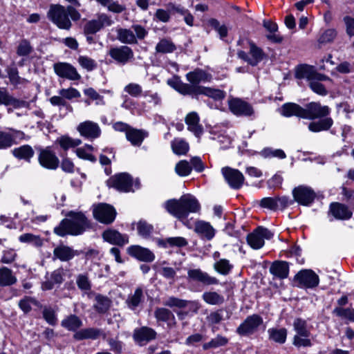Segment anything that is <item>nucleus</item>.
<instances>
[{
    "label": "nucleus",
    "mask_w": 354,
    "mask_h": 354,
    "mask_svg": "<svg viewBox=\"0 0 354 354\" xmlns=\"http://www.w3.org/2000/svg\"><path fill=\"white\" fill-rule=\"evenodd\" d=\"M165 209L173 216L178 219L188 228H192V222L187 218L190 213H198L201 205L197 198L189 194H184L179 199H170L164 205Z\"/></svg>",
    "instance_id": "1"
},
{
    "label": "nucleus",
    "mask_w": 354,
    "mask_h": 354,
    "mask_svg": "<svg viewBox=\"0 0 354 354\" xmlns=\"http://www.w3.org/2000/svg\"><path fill=\"white\" fill-rule=\"evenodd\" d=\"M167 83L179 93L186 95H204L214 100H222L225 97L226 93L223 90L202 86H188L183 82L180 77L174 76L167 80Z\"/></svg>",
    "instance_id": "2"
},
{
    "label": "nucleus",
    "mask_w": 354,
    "mask_h": 354,
    "mask_svg": "<svg viewBox=\"0 0 354 354\" xmlns=\"http://www.w3.org/2000/svg\"><path fill=\"white\" fill-rule=\"evenodd\" d=\"M66 216V218L63 219L59 225L54 228V232L59 236L67 234L79 235L89 227V223L82 212L71 211Z\"/></svg>",
    "instance_id": "3"
},
{
    "label": "nucleus",
    "mask_w": 354,
    "mask_h": 354,
    "mask_svg": "<svg viewBox=\"0 0 354 354\" xmlns=\"http://www.w3.org/2000/svg\"><path fill=\"white\" fill-rule=\"evenodd\" d=\"M69 16L73 21H78L81 18L80 13L71 6L66 8L59 4H53L48 12L50 20L58 28L64 30H69L72 26Z\"/></svg>",
    "instance_id": "4"
},
{
    "label": "nucleus",
    "mask_w": 354,
    "mask_h": 354,
    "mask_svg": "<svg viewBox=\"0 0 354 354\" xmlns=\"http://www.w3.org/2000/svg\"><path fill=\"white\" fill-rule=\"evenodd\" d=\"M272 236L268 229L259 226L248 234L247 242L252 249L259 250L264 245L265 239H270Z\"/></svg>",
    "instance_id": "5"
},
{
    "label": "nucleus",
    "mask_w": 354,
    "mask_h": 354,
    "mask_svg": "<svg viewBox=\"0 0 354 354\" xmlns=\"http://www.w3.org/2000/svg\"><path fill=\"white\" fill-rule=\"evenodd\" d=\"M293 327L297 333L294 337V344L297 346H310V340L308 339L310 330L305 320L297 318L294 321Z\"/></svg>",
    "instance_id": "6"
},
{
    "label": "nucleus",
    "mask_w": 354,
    "mask_h": 354,
    "mask_svg": "<svg viewBox=\"0 0 354 354\" xmlns=\"http://www.w3.org/2000/svg\"><path fill=\"white\" fill-rule=\"evenodd\" d=\"M107 184L109 187L123 192H134L133 182L131 176L127 173H120L111 177Z\"/></svg>",
    "instance_id": "7"
},
{
    "label": "nucleus",
    "mask_w": 354,
    "mask_h": 354,
    "mask_svg": "<svg viewBox=\"0 0 354 354\" xmlns=\"http://www.w3.org/2000/svg\"><path fill=\"white\" fill-rule=\"evenodd\" d=\"M94 218L99 222L104 224H110L113 222L116 216L114 207L106 203L98 204L93 208Z\"/></svg>",
    "instance_id": "8"
},
{
    "label": "nucleus",
    "mask_w": 354,
    "mask_h": 354,
    "mask_svg": "<svg viewBox=\"0 0 354 354\" xmlns=\"http://www.w3.org/2000/svg\"><path fill=\"white\" fill-rule=\"evenodd\" d=\"M292 195L295 201L305 206L310 205L316 197L314 190L311 187L304 185L295 187L292 190Z\"/></svg>",
    "instance_id": "9"
},
{
    "label": "nucleus",
    "mask_w": 354,
    "mask_h": 354,
    "mask_svg": "<svg viewBox=\"0 0 354 354\" xmlns=\"http://www.w3.org/2000/svg\"><path fill=\"white\" fill-rule=\"evenodd\" d=\"M53 69L57 75L71 81H77L81 79L80 74L71 64L66 62H58L53 65Z\"/></svg>",
    "instance_id": "10"
},
{
    "label": "nucleus",
    "mask_w": 354,
    "mask_h": 354,
    "mask_svg": "<svg viewBox=\"0 0 354 354\" xmlns=\"http://www.w3.org/2000/svg\"><path fill=\"white\" fill-rule=\"evenodd\" d=\"M330 113V109L327 106H322L318 102H312L304 108V119L314 120L327 116Z\"/></svg>",
    "instance_id": "11"
},
{
    "label": "nucleus",
    "mask_w": 354,
    "mask_h": 354,
    "mask_svg": "<svg viewBox=\"0 0 354 354\" xmlns=\"http://www.w3.org/2000/svg\"><path fill=\"white\" fill-rule=\"evenodd\" d=\"M263 323L262 318L258 315L248 316L237 328L236 332L240 335L248 336L257 330Z\"/></svg>",
    "instance_id": "12"
},
{
    "label": "nucleus",
    "mask_w": 354,
    "mask_h": 354,
    "mask_svg": "<svg viewBox=\"0 0 354 354\" xmlns=\"http://www.w3.org/2000/svg\"><path fill=\"white\" fill-rule=\"evenodd\" d=\"M295 281L300 287L311 288L318 285L319 277L310 270H304L295 275Z\"/></svg>",
    "instance_id": "13"
},
{
    "label": "nucleus",
    "mask_w": 354,
    "mask_h": 354,
    "mask_svg": "<svg viewBox=\"0 0 354 354\" xmlns=\"http://www.w3.org/2000/svg\"><path fill=\"white\" fill-rule=\"evenodd\" d=\"M221 172L232 188L238 189L241 187L244 182V176L241 171L236 169L225 167L222 168Z\"/></svg>",
    "instance_id": "14"
},
{
    "label": "nucleus",
    "mask_w": 354,
    "mask_h": 354,
    "mask_svg": "<svg viewBox=\"0 0 354 354\" xmlns=\"http://www.w3.org/2000/svg\"><path fill=\"white\" fill-rule=\"evenodd\" d=\"M187 279L190 281L201 283L205 286L216 285L219 281L214 277L203 272L199 268L189 269L187 271Z\"/></svg>",
    "instance_id": "15"
},
{
    "label": "nucleus",
    "mask_w": 354,
    "mask_h": 354,
    "mask_svg": "<svg viewBox=\"0 0 354 354\" xmlns=\"http://www.w3.org/2000/svg\"><path fill=\"white\" fill-rule=\"evenodd\" d=\"M38 160L43 167L52 170L57 169L59 163L55 153L51 151L49 147L40 150Z\"/></svg>",
    "instance_id": "16"
},
{
    "label": "nucleus",
    "mask_w": 354,
    "mask_h": 354,
    "mask_svg": "<svg viewBox=\"0 0 354 354\" xmlns=\"http://www.w3.org/2000/svg\"><path fill=\"white\" fill-rule=\"evenodd\" d=\"M109 55L116 62L123 65L133 58V52L132 49L127 46L111 48L109 50Z\"/></svg>",
    "instance_id": "17"
},
{
    "label": "nucleus",
    "mask_w": 354,
    "mask_h": 354,
    "mask_svg": "<svg viewBox=\"0 0 354 354\" xmlns=\"http://www.w3.org/2000/svg\"><path fill=\"white\" fill-rule=\"evenodd\" d=\"M77 130L82 137L91 140L98 138L101 133L98 124L91 120L80 122Z\"/></svg>",
    "instance_id": "18"
},
{
    "label": "nucleus",
    "mask_w": 354,
    "mask_h": 354,
    "mask_svg": "<svg viewBox=\"0 0 354 354\" xmlns=\"http://www.w3.org/2000/svg\"><path fill=\"white\" fill-rule=\"evenodd\" d=\"M295 77L297 79H306L309 83L313 80H329L328 76L317 73L313 66L306 64L297 68Z\"/></svg>",
    "instance_id": "19"
},
{
    "label": "nucleus",
    "mask_w": 354,
    "mask_h": 354,
    "mask_svg": "<svg viewBox=\"0 0 354 354\" xmlns=\"http://www.w3.org/2000/svg\"><path fill=\"white\" fill-rule=\"evenodd\" d=\"M230 110L236 115L250 116L254 113L252 106L239 98H232L228 101Z\"/></svg>",
    "instance_id": "20"
},
{
    "label": "nucleus",
    "mask_w": 354,
    "mask_h": 354,
    "mask_svg": "<svg viewBox=\"0 0 354 354\" xmlns=\"http://www.w3.org/2000/svg\"><path fill=\"white\" fill-rule=\"evenodd\" d=\"M250 55H248L244 51H239L238 56L239 58L246 61L252 66L257 65L261 61L263 60L264 53L263 50L257 47L254 43L250 44Z\"/></svg>",
    "instance_id": "21"
},
{
    "label": "nucleus",
    "mask_w": 354,
    "mask_h": 354,
    "mask_svg": "<svg viewBox=\"0 0 354 354\" xmlns=\"http://www.w3.org/2000/svg\"><path fill=\"white\" fill-rule=\"evenodd\" d=\"M128 254L133 258L143 262H152L155 259V254L149 249L140 245H134L127 248Z\"/></svg>",
    "instance_id": "22"
},
{
    "label": "nucleus",
    "mask_w": 354,
    "mask_h": 354,
    "mask_svg": "<svg viewBox=\"0 0 354 354\" xmlns=\"http://www.w3.org/2000/svg\"><path fill=\"white\" fill-rule=\"evenodd\" d=\"M156 332L151 328L142 326L134 330L133 338L140 346H144L149 342L156 339Z\"/></svg>",
    "instance_id": "23"
},
{
    "label": "nucleus",
    "mask_w": 354,
    "mask_h": 354,
    "mask_svg": "<svg viewBox=\"0 0 354 354\" xmlns=\"http://www.w3.org/2000/svg\"><path fill=\"white\" fill-rule=\"evenodd\" d=\"M291 201L288 197H266L261 199L260 205L261 207L268 208L272 210L284 209L291 204Z\"/></svg>",
    "instance_id": "24"
},
{
    "label": "nucleus",
    "mask_w": 354,
    "mask_h": 354,
    "mask_svg": "<svg viewBox=\"0 0 354 354\" xmlns=\"http://www.w3.org/2000/svg\"><path fill=\"white\" fill-rule=\"evenodd\" d=\"M186 79L190 84H187L188 86H199L201 82H209L212 80V75L205 72V71L196 68L186 75Z\"/></svg>",
    "instance_id": "25"
},
{
    "label": "nucleus",
    "mask_w": 354,
    "mask_h": 354,
    "mask_svg": "<svg viewBox=\"0 0 354 354\" xmlns=\"http://www.w3.org/2000/svg\"><path fill=\"white\" fill-rule=\"evenodd\" d=\"M103 239L113 245H124L129 242V236L122 234L115 230H108L103 232Z\"/></svg>",
    "instance_id": "26"
},
{
    "label": "nucleus",
    "mask_w": 354,
    "mask_h": 354,
    "mask_svg": "<svg viewBox=\"0 0 354 354\" xmlns=\"http://www.w3.org/2000/svg\"><path fill=\"white\" fill-rule=\"evenodd\" d=\"M194 231L201 238L211 240L215 235V230L208 222L198 221L195 223Z\"/></svg>",
    "instance_id": "27"
},
{
    "label": "nucleus",
    "mask_w": 354,
    "mask_h": 354,
    "mask_svg": "<svg viewBox=\"0 0 354 354\" xmlns=\"http://www.w3.org/2000/svg\"><path fill=\"white\" fill-rule=\"evenodd\" d=\"M279 112L284 117L296 116L303 118L304 108L296 103L288 102L281 106Z\"/></svg>",
    "instance_id": "28"
},
{
    "label": "nucleus",
    "mask_w": 354,
    "mask_h": 354,
    "mask_svg": "<svg viewBox=\"0 0 354 354\" xmlns=\"http://www.w3.org/2000/svg\"><path fill=\"white\" fill-rule=\"evenodd\" d=\"M330 212L337 219L346 220L351 217L352 212L348 207L339 203H332L330 206Z\"/></svg>",
    "instance_id": "29"
},
{
    "label": "nucleus",
    "mask_w": 354,
    "mask_h": 354,
    "mask_svg": "<svg viewBox=\"0 0 354 354\" xmlns=\"http://www.w3.org/2000/svg\"><path fill=\"white\" fill-rule=\"evenodd\" d=\"M77 254L71 248L63 245L56 247L53 250L54 257L62 261H68Z\"/></svg>",
    "instance_id": "30"
},
{
    "label": "nucleus",
    "mask_w": 354,
    "mask_h": 354,
    "mask_svg": "<svg viewBox=\"0 0 354 354\" xmlns=\"http://www.w3.org/2000/svg\"><path fill=\"white\" fill-rule=\"evenodd\" d=\"M189 304L192 305L196 311H197L200 308L198 303L196 301H189L174 297L167 298L163 303L166 306L170 308L176 307L178 308H185Z\"/></svg>",
    "instance_id": "31"
},
{
    "label": "nucleus",
    "mask_w": 354,
    "mask_h": 354,
    "mask_svg": "<svg viewBox=\"0 0 354 354\" xmlns=\"http://www.w3.org/2000/svg\"><path fill=\"white\" fill-rule=\"evenodd\" d=\"M270 272L277 278L285 279L288 275V264L285 261H275L271 265Z\"/></svg>",
    "instance_id": "32"
},
{
    "label": "nucleus",
    "mask_w": 354,
    "mask_h": 354,
    "mask_svg": "<svg viewBox=\"0 0 354 354\" xmlns=\"http://www.w3.org/2000/svg\"><path fill=\"white\" fill-rule=\"evenodd\" d=\"M154 316L158 321L167 322L169 327L176 324L175 317L172 312L167 308H158L154 311Z\"/></svg>",
    "instance_id": "33"
},
{
    "label": "nucleus",
    "mask_w": 354,
    "mask_h": 354,
    "mask_svg": "<svg viewBox=\"0 0 354 354\" xmlns=\"http://www.w3.org/2000/svg\"><path fill=\"white\" fill-rule=\"evenodd\" d=\"M188 129L198 136L203 132V128L199 124V117L196 112L189 113L185 118Z\"/></svg>",
    "instance_id": "34"
},
{
    "label": "nucleus",
    "mask_w": 354,
    "mask_h": 354,
    "mask_svg": "<svg viewBox=\"0 0 354 354\" xmlns=\"http://www.w3.org/2000/svg\"><path fill=\"white\" fill-rule=\"evenodd\" d=\"M102 334V331L97 328H88L80 330L73 335L76 340H82L84 339H95Z\"/></svg>",
    "instance_id": "35"
},
{
    "label": "nucleus",
    "mask_w": 354,
    "mask_h": 354,
    "mask_svg": "<svg viewBox=\"0 0 354 354\" xmlns=\"http://www.w3.org/2000/svg\"><path fill=\"white\" fill-rule=\"evenodd\" d=\"M12 153L18 159H23L30 162V159L35 154V151L30 145H25L19 147L15 148L12 151Z\"/></svg>",
    "instance_id": "36"
},
{
    "label": "nucleus",
    "mask_w": 354,
    "mask_h": 354,
    "mask_svg": "<svg viewBox=\"0 0 354 354\" xmlns=\"http://www.w3.org/2000/svg\"><path fill=\"white\" fill-rule=\"evenodd\" d=\"M19 242L31 245L35 248H40L44 244V239L37 234L32 233H24L18 238Z\"/></svg>",
    "instance_id": "37"
},
{
    "label": "nucleus",
    "mask_w": 354,
    "mask_h": 354,
    "mask_svg": "<svg viewBox=\"0 0 354 354\" xmlns=\"http://www.w3.org/2000/svg\"><path fill=\"white\" fill-rule=\"evenodd\" d=\"M117 39L123 44H133L137 43L136 37L131 29L118 28Z\"/></svg>",
    "instance_id": "38"
},
{
    "label": "nucleus",
    "mask_w": 354,
    "mask_h": 354,
    "mask_svg": "<svg viewBox=\"0 0 354 354\" xmlns=\"http://www.w3.org/2000/svg\"><path fill=\"white\" fill-rule=\"evenodd\" d=\"M155 50L157 53H172L176 50V46L170 39L163 38L158 42Z\"/></svg>",
    "instance_id": "39"
},
{
    "label": "nucleus",
    "mask_w": 354,
    "mask_h": 354,
    "mask_svg": "<svg viewBox=\"0 0 354 354\" xmlns=\"http://www.w3.org/2000/svg\"><path fill=\"white\" fill-rule=\"evenodd\" d=\"M202 298L207 304L214 306L222 305L225 301L224 296L215 291L205 292Z\"/></svg>",
    "instance_id": "40"
},
{
    "label": "nucleus",
    "mask_w": 354,
    "mask_h": 354,
    "mask_svg": "<svg viewBox=\"0 0 354 354\" xmlns=\"http://www.w3.org/2000/svg\"><path fill=\"white\" fill-rule=\"evenodd\" d=\"M333 124L330 118H325L317 122H312L308 125V129L312 132H319L328 130Z\"/></svg>",
    "instance_id": "41"
},
{
    "label": "nucleus",
    "mask_w": 354,
    "mask_h": 354,
    "mask_svg": "<svg viewBox=\"0 0 354 354\" xmlns=\"http://www.w3.org/2000/svg\"><path fill=\"white\" fill-rule=\"evenodd\" d=\"M17 281L16 277L12 274L10 269L3 267L0 268V286H7L14 284Z\"/></svg>",
    "instance_id": "42"
},
{
    "label": "nucleus",
    "mask_w": 354,
    "mask_h": 354,
    "mask_svg": "<svg viewBox=\"0 0 354 354\" xmlns=\"http://www.w3.org/2000/svg\"><path fill=\"white\" fill-rule=\"evenodd\" d=\"M56 142L59 145L61 148L64 151H67L71 148H75L82 144L80 139H73L68 136H63L57 139Z\"/></svg>",
    "instance_id": "43"
},
{
    "label": "nucleus",
    "mask_w": 354,
    "mask_h": 354,
    "mask_svg": "<svg viewBox=\"0 0 354 354\" xmlns=\"http://www.w3.org/2000/svg\"><path fill=\"white\" fill-rule=\"evenodd\" d=\"M61 324L64 328L74 331L82 326V322L76 315H71L64 319Z\"/></svg>",
    "instance_id": "44"
},
{
    "label": "nucleus",
    "mask_w": 354,
    "mask_h": 354,
    "mask_svg": "<svg viewBox=\"0 0 354 354\" xmlns=\"http://www.w3.org/2000/svg\"><path fill=\"white\" fill-rule=\"evenodd\" d=\"M143 301V291L140 288H138L134 293L129 297L127 304L131 309H135Z\"/></svg>",
    "instance_id": "45"
},
{
    "label": "nucleus",
    "mask_w": 354,
    "mask_h": 354,
    "mask_svg": "<svg viewBox=\"0 0 354 354\" xmlns=\"http://www.w3.org/2000/svg\"><path fill=\"white\" fill-rule=\"evenodd\" d=\"M270 339L279 344H283L287 337V330L286 328H270L268 330Z\"/></svg>",
    "instance_id": "46"
},
{
    "label": "nucleus",
    "mask_w": 354,
    "mask_h": 354,
    "mask_svg": "<svg viewBox=\"0 0 354 354\" xmlns=\"http://www.w3.org/2000/svg\"><path fill=\"white\" fill-rule=\"evenodd\" d=\"M127 139L133 145H140L143 141L144 134L142 131L134 129H130L127 131L126 135Z\"/></svg>",
    "instance_id": "47"
},
{
    "label": "nucleus",
    "mask_w": 354,
    "mask_h": 354,
    "mask_svg": "<svg viewBox=\"0 0 354 354\" xmlns=\"http://www.w3.org/2000/svg\"><path fill=\"white\" fill-rule=\"evenodd\" d=\"M232 268L233 266L225 259H220L214 264V270L223 275L228 274Z\"/></svg>",
    "instance_id": "48"
},
{
    "label": "nucleus",
    "mask_w": 354,
    "mask_h": 354,
    "mask_svg": "<svg viewBox=\"0 0 354 354\" xmlns=\"http://www.w3.org/2000/svg\"><path fill=\"white\" fill-rule=\"evenodd\" d=\"M171 148L174 153L184 155L189 150V145L181 139H175L171 142Z\"/></svg>",
    "instance_id": "49"
},
{
    "label": "nucleus",
    "mask_w": 354,
    "mask_h": 354,
    "mask_svg": "<svg viewBox=\"0 0 354 354\" xmlns=\"http://www.w3.org/2000/svg\"><path fill=\"white\" fill-rule=\"evenodd\" d=\"M228 342V339L221 335H217L216 337L213 338L209 342L205 343L203 345V348L204 350H209L212 348H216L219 346H225Z\"/></svg>",
    "instance_id": "50"
},
{
    "label": "nucleus",
    "mask_w": 354,
    "mask_h": 354,
    "mask_svg": "<svg viewBox=\"0 0 354 354\" xmlns=\"http://www.w3.org/2000/svg\"><path fill=\"white\" fill-rule=\"evenodd\" d=\"M323 81L332 82L330 77L329 80H313L309 83V86L315 93L325 96L328 94V91L325 86L320 83V82Z\"/></svg>",
    "instance_id": "51"
},
{
    "label": "nucleus",
    "mask_w": 354,
    "mask_h": 354,
    "mask_svg": "<svg viewBox=\"0 0 354 354\" xmlns=\"http://www.w3.org/2000/svg\"><path fill=\"white\" fill-rule=\"evenodd\" d=\"M109 306L110 301L107 297L100 295L95 297L94 308L98 313H105L109 309Z\"/></svg>",
    "instance_id": "52"
},
{
    "label": "nucleus",
    "mask_w": 354,
    "mask_h": 354,
    "mask_svg": "<svg viewBox=\"0 0 354 354\" xmlns=\"http://www.w3.org/2000/svg\"><path fill=\"white\" fill-rule=\"evenodd\" d=\"M77 62L83 68L87 71H92L97 68V62L92 58L85 56L80 55L77 59Z\"/></svg>",
    "instance_id": "53"
},
{
    "label": "nucleus",
    "mask_w": 354,
    "mask_h": 354,
    "mask_svg": "<svg viewBox=\"0 0 354 354\" xmlns=\"http://www.w3.org/2000/svg\"><path fill=\"white\" fill-rule=\"evenodd\" d=\"M208 24L218 33L221 39L227 37L228 28L225 24H221L217 19L213 18L208 20Z\"/></svg>",
    "instance_id": "54"
},
{
    "label": "nucleus",
    "mask_w": 354,
    "mask_h": 354,
    "mask_svg": "<svg viewBox=\"0 0 354 354\" xmlns=\"http://www.w3.org/2000/svg\"><path fill=\"white\" fill-rule=\"evenodd\" d=\"M192 167L187 160L179 161L175 167L176 173L180 176H187L192 171Z\"/></svg>",
    "instance_id": "55"
},
{
    "label": "nucleus",
    "mask_w": 354,
    "mask_h": 354,
    "mask_svg": "<svg viewBox=\"0 0 354 354\" xmlns=\"http://www.w3.org/2000/svg\"><path fill=\"white\" fill-rule=\"evenodd\" d=\"M8 78L12 84L17 86L26 82V80L19 76V72L17 68H8L7 69Z\"/></svg>",
    "instance_id": "56"
},
{
    "label": "nucleus",
    "mask_w": 354,
    "mask_h": 354,
    "mask_svg": "<svg viewBox=\"0 0 354 354\" xmlns=\"http://www.w3.org/2000/svg\"><path fill=\"white\" fill-rule=\"evenodd\" d=\"M126 93L134 97H138L142 95V88L137 83H129L124 88Z\"/></svg>",
    "instance_id": "57"
},
{
    "label": "nucleus",
    "mask_w": 354,
    "mask_h": 354,
    "mask_svg": "<svg viewBox=\"0 0 354 354\" xmlns=\"http://www.w3.org/2000/svg\"><path fill=\"white\" fill-rule=\"evenodd\" d=\"M84 94L91 100L95 101L97 105L105 104L103 96L100 95L94 88L90 87L84 90Z\"/></svg>",
    "instance_id": "58"
},
{
    "label": "nucleus",
    "mask_w": 354,
    "mask_h": 354,
    "mask_svg": "<svg viewBox=\"0 0 354 354\" xmlns=\"http://www.w3.org/2000/svg\"><path fill=\"white\" fill-rule=\"evenodd\" d=\"M153 226L145 221H140L137 224L138 234L145 237H148L153 231Z\"/></svg>",
    "instance_id": "59"
},
{
    "label": "nucleus",
    "mask_w": 354,
    "mask_h": 354,
    "mask_svg": "<svg viewBox=\"0 0 354 354\" xmlns=\"http://www.w3.org/2000/svg\"><path fill=\"white\" fill-rule=\"evenodd\" d=\"M261 155L264 158H278L280 159H283L286 157V153L284 151L281 149H274L271 148H266L264 149L261 151Z\"/></svg>",
    "instance_id": "60"
},
{
    "label": "nucleus",
    "mask_w": 354,
    "mask_h": 354,
    "mask_svg": "<svg viewBox=\"0 0 354 354\" xmlns=\"http://www.w3.org/2000/svg\"><path fill=\"white\" fill-rule=\"evenodd\" d=\"M32 50L30 42L26 39L21 40L17 47V53L19 56L28 55Z\"/></svg>",
    "instance_id": "61"
},
{
    "label": "nucleus",
    "mask_w": 354,
    "mask_h": 354,
    "mask_svg": "<svg viewBox=\"0 0 354 354\" xmlns=\"http://www.w3.org/2000/svg\"><path fill=\"white\" fill-rule=\"evenodd\" d=\"M16 100L12 97L5 88H0V105H13Z\"/></svg>",
    "instance_id": "62"
},
{
    "label": "nucleus",
    "mask_w": 354,
    "mask_h": 354,
    "mask_svg": "<svg viewBox=\"0 0 354 354\" xmlns=\"http://www.w3.org/2000/svg\"><path fill=\"white\" fill-rule=\"evenodd\" d=\"M37 301L31 297H25L20 300L19 306L20 308L25 313H28L32 309V306H37Z\"/></svg>",
    "instance_id": "63"
},
{
    "label": "nucleus",
    "mask_w": 354,
    "mask_h": 354,
    "mask_svg": "<svg viewBox=\"0 0 354 354\" xmlns=\"http://www.w3.org/2000/svg\"><path fill=\"white\" fill-rule=\"evenodd\" d=\"M102 28L97 19L88 21L84 26V30L86 34H95Z\"/></svg>",
    "instance_id": "64"
}]
</instances>
